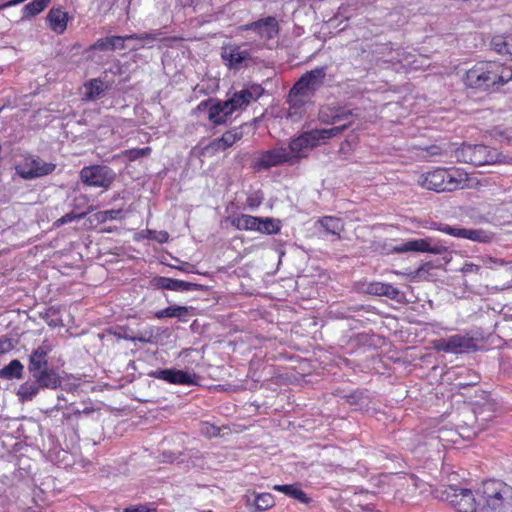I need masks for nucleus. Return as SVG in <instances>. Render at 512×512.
<instances>
[{
    "mask_svg": "<svg viewBox=\"0 0 512 512\" xmlns=\"http://www.w3.org/2000/svg\"><path fill=\"white\" fill-rule=\"evenodd\" d=\"M119 213H121V210H108L101 212V214L103 215V220L116 219L117 214Z\"/></svg>",
    "mask_w": 512,
    "mask_h": 512,
    "instance_id": "603ef678",
    "label": "nucleus"
},
{
    "mask_svg": "<svg viewBox=\"0 0 512 512\" xmlns=\"http://www.w3.org/2000/svg\"><path fill=\"white\" fill-rule=\"evenodd\" d=\"M274 490L284 493L301 503H309L310 499L307 497L305 492L296 484L292 485H275Z\"/></svg>",
    "mask_w": 512,
    "mask_h": 512,
    "instance_id": "7c9ffc66",
    "label": "nucleus"
},
{
    "mask_svg": "<svg viewBox=\"0 0 512 512\" xmlns=\"http://www.w3.org/2000/svg\"><path fill=\"white\" fill-rule=\"evenodd\" d=\"M441 230L454 237L465 238L479 243H489L494 238L493 233L482 229H467L446 225Z\"/></svg>",
    "mask_w": 512,
    "mask_h": 512,
    "instance_id": "ddd939ff",
    "label": "nucleus"
},
{
    "mask_svg": "<svg viewBox=\"0 0 512 512\" xmlns=\"http://www.w3.org/2000/svg\"><path fill=\"white\" fill-rule=\"evenodd\" d=\"M510 493L511 488L509 486L495 480L483 482L481 489L478 490L480 500L484 501L485 505L495 512H500L503 509Z\"/></svg>",
    "mask_w": 512,
    "mask_h": 512,
    "instance_id": "423d86ee",
    "label": "nucleus"
},
{
    "mask_svg": "<svg viewBox=\"0 0 512 512\" xmlns=\"http://www.w3.org/2000/svg\"><path fill=\"white\" fill-rule=\"evenodd\" d=\"M318 146L313 130L301 134L299 137L291 140L289 146L286 148L292 163H296L299 158L306 157L307 151Z\"/></svg>",
    "mask_w": 512,
    "mask_h": 512,
    "instance_id": "f8f14e48",
    "label": "nucleus"
},
{
    "mask_svg": "<svg viewBox=\"0 0 512 512\" xmlns=\"http://www.w3.org/2000/svg\"><path fill=\"white\" fill-rule=\"evenodd\" d=\"M288 152L289 151L284 147H278L266 151L260 157L257 165L259 168L267 169L283 163L293 164Z\"/></svg>",
    "mask_w": 512,
    "mask_h": 512,
    "instance_id": "a211bd4d",
    "label": "nucleus"
},
{
    "mask_svg": "<svg viewBox=\"0 0 512 512\" xmlns=\"http://www.w3.org/2000/svg\"><path fill=\"white\" fill-rule=\"evenodd\" d=\"M38 383L39 387L56 389L61 384V379L53 369H45L39 371L32 376Z\"/></svg>",
    "mask_w": 512,
    "mask_h": 512,
    "instance_id": "a878e982",
    "label": "nucleus"
},
{
    "mask_svg": "<svg viewBox=\"0 0 512 512\" xmlns=\"http://www.w3.org/2000/svg\"><path fill=\"white\" fill-rule=\"evenodd\" d=\"M39 389L40 387L36 381L33 383L25 382L19 386L17 395L22 402L30 401L38 394Z\"/></svg>",
    "mask_w": 512,
    "mask_h": 512,
    "instance_id": "473e14b6",
    "label": "nucleus"
},
{
    "mask_svg": "<svg viewBox=\"0 0 512 512\" xmlns=\"http://www.w3.org/2000/svg\"><path fill=\"white\" fill-rule=\"evenodd\" d=\"M455 426L459 435L464 439L474 437L481 430L477 425L476 414L470 409L463 411L461 419L457 420Z\"/></svg>",
    "mask_w": 512,
    "mask_h": 512,
    "instance_id": "dca6fc26",
    "label": "nucleus"
},
{
    "mask_svg": "<svg viewBox=\"0 0 512 512\" xmlns=\"http://www.w3.org/2000/svg\"><path fill=\"white\" fill-rule=\"evenodd\" d=\"M400 295H401V293L397 288L393 287L390 284H384L383 296H386L392 300L399 301Z\"/></svg>",
    "mask_w": 512,
    "mask_h": 512,
    "instance_id": "37998d69",
    "label": "nucleus"
},
{
    "mask_svg": "<svg viewBox=\"0 0 512 512\" xmlns=\"http://www.w3.org/2000/svg\"><path fill=\"white\" fill-rule=\"evenodd\" d=\"M184 6H192L197 4L200 0H181Z\"/></svg>",
    "mask_w": 512,
    "mask_h": 512,
    "instance_id": "4d7b16f0",
    "label": "nucleus"
},
{
    "mask_svg": "<svg viewBox=\"0 0 512 512\" xmlns=\"http://www.w3.org/2000/svg\"><path fill=\"white\" fill-rule=\"evenodd\" d=\"M24 366L22 363L14 359L8 365L0 369V378L6 380L20 379L23 375Z\"/></svg>",
    "mask_w": 512,
    "mask_h": 512,
    "instance_id": "c756f323",
    "label": "nucleus"
},
{
    "mask_svg": "<svg viewBox=\"0 0 512 512\" xmlns=\"http://www.w3.org/2000/svg\"><path fill=\"white\" fill-rule=\"evenodd\" d=\"M153 338L152 331L145 332L144 334H141L140 336H134L133 338H129L131 341H139L142 343H151Z\"/></svg>",
    "mask_w": 512,
    "mask_h": 512,
    "instance_id": "de8ad7c7",
    "label": "nucleus"
},
{
    "mask_svg": "<svg viewBox=\"0 0 512 512\" xmlns=\"http://www.w3.org/2000/svg\"><path fill=\"white\" fill-rule=\"evenodd\" d=\"M246 29L254 30L261 38L271 39L278 32V23L274 17H267L247 25Z\"/></svg>",
    "mask_w": 512,
    "mask_h": 512,
    "instance_id": "412c9836",
    "label": "nucleus"
},
{
    "mask_svg": "<svg viewBox=\"0 0 512 512\" xmlns=\"http://www.w3.org/2000/svg\"><path fill=\"white\" fill-rule=\"evenodd\" d=\"M442 499L447 501L458 512H476L478 502L468 488L451 485L442 492Z\"/></svg>",
    "mask_w": 512,
    "mask_h": 512,
    "instance_id": "0eeeda50",
    "label": "nucleus"
},
{
    "mask_svg": "<svg viewBox=\"0 0 512 512\" xmlns=\"http://www.w3.org/2000/svg\"><path fill=\"white\" fill-rule=\"evenodd\" d=\"M461 271L464 273H469V272L478 273L480 271V266L476 265L474 263H465L463 265V267L461 268Z\"/></svg>",
    "mask_w": 512,
    "mask_h": 512,
    "instance_id": "09e8293b",
    "label": "nucleus"
},
{
    "mask_svg": "<svg viewBox=\"0 0 512 512\" xmlns=\"http://www.w3.org/2000/svg\"><path fill=\"white\" fill-rule=\"evenodd\" d=\"M318 224L328 233L340 236L344 230V222L340 218L324 216L317 221Z\"/></svg>",
    "mask_w": 512,
    "mask_h": 512,
    "instance_id": "c85d7f7f",
    "label": "nucleus"
},
{
    "mask_svg": "<svg viewBox=\"0 0 512 512\" xmlns=\"http://www.w3.org/2000/svg\"><path fill=\"white\" fill-rule=\"evenodd\" d=\"M425 267H426V265L421 266V267H420V268L415 272V275H416V276H419V275L421 274V272L425 270Z\"/></svg>",
    "mask_w": 512,
    "mask_h": 512,
    "instance_id": "13d9d810",
    "label": "nucleus"
},
{
    "mask_svg": "<svg viewBox=\"0 0 512 512\" xmlns=\"http://www.w3.org/2000/svg\"><path fill=\"white\" fill-rule=\"evenodd\" d=\"M384 284L385 283H381V282L370 283V284H368V286L366 288V292L371 295L383 296Z\"/></svg>",
    "mask_w": 512,
    "mask_h": 512,
    "instance_id": "79ce46f5",
    "label": "nucleus"
},
{
    "mask_svg": "<svg viewBox=\"0 0 512 512\" xmlns=\"http://www.w3.org/2000/svg\"><path fill=\"white\" fill-rule=\"evenodd\" d=\"M158 379L165 380L171 384L194 385L197 384L196 374H191L177 369H161L152 374Z\"/></svg>",
    "mask_w": 512,
    "mask_h": 512,
    "instance_id": "4468645a",
    "label": "nucleus"
},
{
    "mask_svg": "<svg viewBox=\"0 0 512 512\" xmlns=\"http://www.w3.org/2000/svg\"><path fill=\"white\" fill-rule=\"evenodd\" d=\"M84 216H85V213H80V214L68 213V214H65L64 216H62L60 219H58L57 224L63 225V224L73 221L74 219H81Z\"/></svg>",
    "mask_w": 512,
    "mask_h": 512,
    "instance_id": "49530a36",
    "label": "nucleus"
},
{
    "mask_svg": "<svg viewBox=\"0 0 512 512\" xmlns=\"http://www.w3.org/2000/svg\"><path fill=\"white\" fill-rule=\"evenodd\" d=\"M221 56L230 68H238L240 64L250 58L248 51L241 50L240 47L236 45L223 47Z\"/></svg>",
    "mask_w": 512,
    "mask_h": 512,
    "instance_id": "5701e85b",
    "label": "nucleus"
},
{
    "mask_svg": "<svg viewBox=\"0 0 512 512\" xmlns=\"http://www.w3.org/2000/svg\"><path fill=\"white\" fill-rule=\"evenodd\" d=\"M467 180V175L457 169L438 168L422 174L418 183L424 189L441 193L463 189Z\"/></svg>",
    "mask_w": 512,
    "mask_h": 512,
    "instance_id": "20e7f679",
    "label": "nucleus"
},
{
    "mask_svg": "<svg viewBox=\"0 0 512 512\" xmlns=\"http://www.w3.org/2000/svg\"><path fill=\"white\" fill-rule=\"evenodd\" d=\"M246 503L255 511H266L274 506V497L270 493H253L246 496Z\"/></svg>",
    "mask_w": 512,
    "mask_h": 512,
    "instance_id": "393cba45",
    "label": "nucleus"
},
{
    "mask_svg": "<svg viewBox=\"0 0 512 512\" xmlns=\"http://www.w3.org/2000/svg\"><path fill=\"white\" fill-rule=\"evenodd\" d=\"M483 264L487 267V268H493V265L494 264H500V265H503L504 264V261L501 260V259H495V258H492V257H488V258H484L483 259Z\"/></svg>",
    "mask_w": 512,
    "mask_h": 512,
    "instance_id": "3c124183",
    "label": "nucleus"
},
{
    "mask_svg": "<svg viewBox=\"0 0 512 512\" xmlns=\"http://www.w3.org/2000/svg\"><path fill=\"white\" fill-rule=\"evenodd\" d=\"M51 0H33L23 8V18H32L42 12Z\"/></svg>",
    "mask_w": 512,
    "mask_h": 512,
    "instance_id": "f704fd0d",
    "label": "nucleus"
},
{
    "mask_svg": "<svg viewBox=\"0 0 512 512\" xmlns=\"http://www.w3.org/2000/svg\"><path fill=\"white\" fill-rule=\"evenodd\" d=\"M115 172L105 165L84 167L80 172L81 181L92 187L108 188L115 180Z\"/></svg>",
    "mask_w": 512,
    "mask_h": 512,
    "instance_id": "1a4fd4ad",
    "label": "nucleus"
},
{
    "mask_svg": "<svg viewBox=\"0 0 512 512\" xmlns=\"http://www.w3.org/2000/svg\"><path fill=\"white\" fill-rule=\"evenodd\" d=\"M280 222L272 218H260L257 231L264 234H277L280 231Z\"/></svg>",
    "mask_w": 512,
    "mask_h": 512,
    "instance_id": "c9c22d12",
    "label": "nucleus"
},
{
    "mask_svg": "<svg viewBox=\"0 0 512 512\" xmlns=\"http://www.w3.org/2000/svg\"><path fill=\"white\" fill-rule=\"evenodd\" d=\"M168 317H175V318H184L188 312L189 308L186 306H170L168 307Z\"/></svg>",
    "mask_w": 512,
    "mask_h": 512,
    "instance_id": "a19ab883",
    "label": "nucleus"
},
{
    "mask_svg": "<svg viewBox=\"0 0 512 512\" xmlns=\"http://www.w3.org/2000/svg\"><path fill=\"white\" fill-rule=\"evenodd\" d=\"M394 485L400 486L407 491H414L419 486V480L414 475L397 476L394 479Z\"/></svg>",
    "mask_w": 512,
    "mask_h": 512,
    "instance_id": "e433bc0d",
    "label": "nucleus"
},
{
    "mask_svg": "<svg viewBox=\"0 0 512 512\" xmlns=\"http://www.w3.org/2000/svg\"><path fill=\"white\" fill-rule=\"evenodd\" d=\"M150 152H151L150 147H144V148H134V149L126 150V151H124L123 154L128 160L134 161L136 159H139L141 157L149 155Z\"/></svg>",
    "mask_w": 512,
    "mask_h": 512,
    "instance_id": "4c0bfd02",
    "label": "nucleus"
},
{
    "mask_svg": "<svg viewBox=\"0 0 512 512\" xmlns=\"http://www.w3.org/2000/svg\"><path fill=\"white\" fill-rule=\"evenodd\" d=\"M85 90L87 100L99 99L104 92V83L101 80L93 79L85 85Z\"/></svg>",
    "mask_w": 512,
    "mask_h": 512,
    "instance_id": "72a5a7b5",
    "label": "nucleus"
},
{
    "mask_svg": "<svg viewBox=\"0 0 512 512\" xmlns=\"http://www.w3.org/2000/svg\"><path fill=\"white\" fill-rule=\"evenodd\" d=\"M393 252L396 253H404L408 251H416V252H429L433 254H441L442 253V247H431L430 243L425 239H418V240H412L408 241L402 245L395 246L392 249Z\"/></svg>",
    "mask_w": 512,
    "mask_h": 512,
    "instance_id": "4be33fe9",
    "label": "nucleus"
},
{
    "mask_svg": "<svg viewBox=\"0 0 512 512\" xmlns=\"http://www.w3.org/2000/svg\"><path fill=\"white\" fill-rule=\"evenodd\" d=\"M454 156L459 162L475 166L512 162L511 157L498 152L496 149L481 144H462L455 149Z\"/></svg>",
    "mask_w": 512,
    "mask_h": 512,
    "instance_id": "39448f33",
    "label": "nucleus"
},
{
    "mask_svg": "<svg viewBox=\"0 0 512 512\" xmlns=\"http://www.w3.org/2000/svg\"><path fill=\"white\" fill-rule=\"evenodd\" d=\"M263 201V195L260 192H255L247 198V205L250 208H257Z\"/></svg>",
    "mask_w": 512,
    "mask_h": 512,
    "instance_id": "c03bdc74",
    "label": "nucleus"
},
{
    "mask_svg": "<svg viewBox=\"0 0 512 512\" xmlns=\"http://www.w3.org/2000/svg\"><path fill=\"white\" fill-rule=\"evenodd\" d=\"M221 428L210 423H203L201 425V433L206 437H216L220 434Z\"/></svg>",
    "mask_w": 512,
    "mask_h": 512,
    "instance_id": "ea45409f",
    "label": "nucleus"
},
{
    "mask_svg": "<svg viewBox=\"0 0 512 512\" xmlns=\"http://www.w3.org/2000/svg\"><path fill=\"white\" fill-rule=\"evenodd\" d=\"M47 21L54 32L62 34L67 28L68 14L59 8H52L47 14Z\"/></svg>",
    "mask_w": 512,
    "mask_h": 512,
    "instance_id": "b1692460",
    "label": "nucleus"
},
{
    "mask_svg": "<svg viewBox=\"0 0 512 512\" xmlns=\"http://www.w3.org/2000/svg\"><path fill=\"white\" fill-rule=\"evenodd\" d=\"M153 285L160 289H167L172 291H206L207 287L201 284L176 280L167 277H156L153 279Z\"/></svg>",
    "mask_w": 512,
    "mask_h": 512,
    "instance_id": "2eb2a0df",
    "label": "nucleus"
},
{
    "mask_svg": "<svg viewBox=\"0 0 512 512\" xmlns=\"http://www.w3.org/2000/svg\"><path fill=\"white\" fill-rule=\"evenodd\" d=\"M259 223H260V217H255V216L245 215V214L235 217L232 220V225L234 227H236L238 230L257 231Z\"/></svg>",
    "mask_w": 512,
    "mask_h": 512,
    "instance_id": "2f4dec72",
    "label": "nucleus"
},
{
    "mask_svg": "<svg viewBox=\"0 0 512 512\" xmlns=\"http://www.w3.org/2000/svg\"><path fill=\"white\" fill-rule=\"evenodd\" d=\"M141 40L146 43H151L155 40V36L150 33L143 34H130L126 36H109L98 39L94 44L89 47V51L100 50V51H113L116 49H124L126 40Z\"/></svg>",
    "mask_w": 512,
    "mask_h": 512,
    "instance_id": "9b49d317",
    "label": "nucleus"
},
{
    "mask_svg": "<svg viewBox=\"0 0 512 512\" xmlns=\"http://www.w3.org/2000/svg\"><path fill=\"white\" fill-rule=\"evenodd\" d=\"M121 337H122V338H124V339L129 340V338H133L134 336H130V335H128V334H126V333H125V334H123Z\"/></svg>",
    "mask_w": 512,
    "mask_h": 512,
    "instance_id": "bf43d9fd",
    "label": "nucleus"
},
{
    "mask_svg": "<svg viewBox=\"0 0 512 512\" xmlns=\"http://www.w3.org/2000/svg\"><path fill=\"white\" fill-rule=\"evenodd\" d=\"M168 314H169V311H168V307L161 310V311H158L156 313V317L157 318H164V317H168Z\"/></svg>",
    "mask_w": 512,
    "mask_h": 512,
    "instance_id": "6e6d98bb",
    "label": "nucleus"
},
{
    "mask_svg": "<svg viewBox=\"0 0 512 512\" xmlns=\"http://www.w3.org/2000/svg\"><path fill=\"white\" fill-rule=\"evenodd\" d=\"M351 122H347L340 126H335L329 129H313L315 138L317 140L318 145L321 143H325L328 139L336 137L343 133L349 126Z\"/></svg>",
    "mask_w": 512,
    "mask_h": 512,
    "instance_id": "cd10ccee",
    "label": "nucleus"
},
{
    "mask_svg": "<svg viewBox=\"0 0 512 512\" xmlns=\"http://www.w3.org/2000/svg\"><path fill=\"white\" fill-rule=\"evenodd\" d=\"M512 79V71L495 61H481L466 72L465 84L473 89L488 91Z\"/></svg>",
    "mask_w": 512,
    "mask_h": 512,
    "instance_id": "f257e3e1",
    "label": "nucleus"
},
{
    "mask_svg": "<svg viewBox=\"0 0 512 512\" xmlns=\"http://www.w3.org/2000/svg\"><path fill=\"white\" fill-rule=\"evenodd\" d=\"M427 151L431 155H438V154H440V148L437 147V146H430L429 148H427Z\"/></svg>",
    "mask_w": 512,
    "mask_h": 512,
    "instance_id": "5fc2aeb1",
    "label": "nucleus"
},
{
    "mask_svg": "<svg viewBox=\"0 0 512 512\" xmlns=\"http://www.w3.org/2000/svg\"><path fill=\"white\" fill-rule=\"evenodd\" d=\"M56 168L54 163L43 161L39 157L27 156L16 164V173L25 180L39 178L52 173Z\"/></svg>",
    "mask_w": 512,
    "mask_h": 512,
    "instance_id": "6e6552de",
    "label": "nucleus"
},
{
    "mask_svg": "<svg viewBox=\"0 0 512 512\" xmlns=\"http://www.w3.org/2000/svg\"><path fill=\"white\" fill-rule=\"evenodd\" d=\"M263 91L260 85H254L249 89L235 92L230 99L218 102L210 107L208 112L209 120L216 125L224 124L229 115L238 109L248 106L252 100H257Z\"/></svg>",
    "mask_w": 512,
    "mask_h": 512,
    "instance_id": "f03ea898",
    "label": "nucleus"
},
{
    "mask_svg": "<svg viewBox=\"0 0 512 512\" xmlns=\"http://www.w3.org/2000/svg\"><path fill=\"white\" fill-rule=\"evenodd\" d=\"M326 67H317L304 73L290 89L288 102L295 108H300L310 102L315 93L324 85Z\"/></svg>",
    "mask_w": 512,
    "mask_h": 512,
    "instance_id": "7ed1b4c3",
    "label": "nucleus"
},
{
    "mask_svg": "<svg viewBox=\"0 0 512 512\" xmlns=\"http://www.w3.org/2000/svg\"><path fill=\"white\" fill-rule=\"evenodd\" d=\"M14 340L8 337L0 338V354L9 352L14 348Z\"/></svg>",
    "mask_w": 512,
    "mask_h": 512,
    "instance_id": "a18cd8bd",
    "label": "nucleus"
},
{
    "mask_svg": "<svg viewBox=\"0 0 512 512\" xmlns=\"http://www.w3.org/2000/svg\"><path fill=\"white\" fill-rule=\"evenodd\" d=\"M362 399H363V393H361V392H354L347 396V400L351 404H357V403L361 402Z\"/></svg>",
    "mask_w": 512,
    "mask_h": 512,
    "instance_id": "8fccbe9b",
    "label": "nucleus"
},
{
    "mask_svg": "<svg viewBox=\"0 0 512 512\" xmlns=\"http://www.w3.org/2000/svg\"><path fill=\"white\" fill-rule=\"evenodd\" d=\"M432 344L435 350L452 354L467 353L476 350L477 347L473 338L460 334L448 338L436 339Z\"/></svg>",
    "mask_w": 512,
    "mask_h": 512,
    "instance_id": "9d476101",
    "label": "nucleus"
},
{
    "mask_svg": "<svg viewBox=\"0 0 512 512\" xmlns=\"http://www.w3.org/2000/svg\"><path fill=\"white\" fill-rule=\"evenodd\" d=\"M150 511L151 510L148 509L146 506L139 505V506L128 507V508L124 509L123 512H150Z\"/></svg>",
    "mask_w": 512,
    "mask_h": 512,
    "instance_id": "864d4df0",
    "label": "nucleus"
},
{
    "mask_svg": "<svg viewBox=\"0 0 512 512\" xmlns=\"http://www.w3.org/2000/svg\"><path fill=\"white\" fill-rule=\"evenodd\" d=\"M146 237L151 240H155L158 243H165L169 238V234L166 231H155L146 230Z\"/></svg>",
    "mask_w": 512,
    "mask_h": 512,
    "instance_id": "58836bf2",
    "label": "nucleus"
},
{
    "mask_svg": "<svg viewBox=\"0 0 512 512\" xmlns=\"http://www.w3.org/2000/svg\"><path fill=\"white\" fill-rule=\"evenodd\" d=\"M491 46L498 54L512 60V35L493 37Z\"/></svg>",
    "mask_w": 512,
    "mask_h": 512,
    "instance_id": "bb28decb",
    "label": "nucleus"
},
{
    "mask_svg": "<svg viewBox=\"0 0 512 512\" xmlns=\"http://www.w3.org/2000/svg\"><path fill=\"white\" fill-rule=\"evenodd\" d=\"M242 136V131L239 128H234L225 132L222 137L214 139L206 147H204L203 151L208 152L211 150L213 152H217L220 150H225L240 140Z\"/></svg>",
    "mask_w": 512,
    "mask_h": 512,
    "instance_id": "aec40b11",
    "label": "nucleus"
},
{
    "mask_svg": "<svg viewBox=\"0 0 512 512\" xmlns=\"http://www.w3.org/2000/svg\"><path fill=\"white\" fill-rule=\"evenodd\" d=\"M353 115L352 110L338 106H322L319 109L318 118L321 123L330 125L348 120Z\"/></svg>",
    "mask_w": 512,
    "mask_h": 512,
    "instance_id": "6ab92c4d",
    "label": "nucleus"
},
{
    "mask_svg": "<svg viewBox=\"0 0 512 512\" xmlns=\"http://www.w3.org/2000/svg\"><path fill=\"white\" fill-rule=\"evenodd\" d=\"M51 345L48 341H43L40 346H38L29 357V365L28 370L33 375L37 374L39 371H43L48 369V361L47 355L51 351Z\"/></svg>",
    "mask_w": 512,
    "mask_h": 512,
    "instance_id": "f3484780",
    "label": "nucleus"
}]
</instances>
